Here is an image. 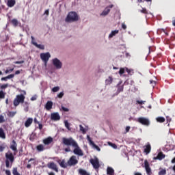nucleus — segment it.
Returning a JSON list of instances; mask_svg holds the SVG:
<instances>
[{
    "label": "nucleus",
    "mask_w": 175,
    "mask_h": 175,
    "mask_svg": "<svg viewBox=\"0 0 175 175\" xmlns=\"http://www.w3.org/2000/svg\"><path fill=\"white\" fill-rule=\"evenodd\" d=\"M107 174L114 175V170L111 167H108L107 169Z\"/></svg>",
    "instance_id": "obj_22"
},
{
    "label": "nucleus",
    "mask_w": 175,
    "mask_h": 175,
    "mask_svg": "<svg viewBox=\"0 0 175 175\" xmlns=\"http://www.w3.org/2000/svg\"><path fill=\"white\" fill-rule=\"evenodd\" d=\"M45 109H46V110H51V109H53L52 101H47V103L45 105Z\"/></svg>",
    "instance_id": "obj_20"
},
{
    "label": "nucleus",
    "mask_w": 175,
    "mask_h": 175,
    "mask_svg": "<svg viewBox=\"0 0 175 175\" xmlns=\"http://www.w3.org/2000/svg\"><path fill=\"white\" fill-rule=\"evenodd\" d=\"M172 25H174V27H175V20L172 21Z\"/></svg>",
    "instance_id": "obj_63"
},
{
    "label": "nucleus",
    "mask_w": 175,
    "mask_h": 175,
    "mask_svg": "<svg viewBox=\"0 0 175 175\" xmlns=\"http://www.w3.org/2000/svg\"><path fill=\"white\" fill-rule=\"evenodd\" d=\"M1 138L6 139V135L5 134V131H3V129H1Z\"/></svg>",
    "instance_id": "obj_33"
},
{
    "label": "nucleus",
    "mask_w": 175,
    "mask_h": 175,
    "mask_svg": "<svg viewBox=\"0 0 175 175\" xmlns=\"http://www.w3.org/2000/svg\"><path fill=\"white\" fill-rule=\"evenodd\" d=\"M122 29H126V25H125V23H122Z\"/></svg>",
    "instance_id": "obj_57"
},
{
    "label": "nucleus",
    "mask_w": 175,
    "mask_h": 175,
    "mask_svg": "<svg viewBox=\"0 0 175 175\" xmlns=\"http://www.w3.org/2000/svg\"><path fill=\"white\" fill-rule=\"evenodd\" d=\"M31 44H33V46H35V43H36V42H35V38L31 36Z\"/></svg>",
    "instance_id": "obj_46"
},
{
    "label": "nucleus",
    "mask_w": 175,
    "mask_h": 175,
    "mask_svg": "<svg viewBox=\"0 0 175 175\" xmlns=\"http://www.w3.org/2000/svg\"><path fill=\"white\" fill-rule=\"evenodd\" d=\"M8 80H9V79L8 78V77H2V78H1V81H8Z\"/></svg>",
    "instance_id": "obj_52"
},
{
    "label": "nucleus",
    "mask_w": 175,
    "mask_h": 175,
    "mask_svg": "<svg viewBox=\"0 0 175 175\" xmlns=\"http://www.w3.org/2000/svg\"><path fill=\"white\" fill-rule=\"evenodd\" d=\"M137 122H139V124H142V125H144L145 126H150V120L147 118H138Z\"/></svg>",
    "instance_id": "obj_6"
},
{
    "label": "nucleus",
    "mask_w": 175,
    "mask_h": 175,
    "mask_svg": "<svg viewBox=\"0 0 175 175\" xmlns=\"http://www.w3.org/2000/svg\"><path fill=\"white\" fill-rule=\"evenodd\" d=\"M64 125L66 128L68 129V131H71L72 129L70 128V124H69L68 120L64 121Z\"/></svg>",
    "instance_id": "obj_29"
},
{
    "label": "nucleus",
    "mask_w": 175,
    "mask_h": 175,
    "mask_svg": "<svg viewBox=\"0 0 175 175\" xmlns=\"http://www.w3.org/2000/svg\"><path fill=\"white\" fill-rule=\"evenodd\" d=\"M169 29H161L160 30L161 32H163L165 36H169Z\"/></svg>",
    "instance_id": "obj_31"
},
{
    "label": "nucleus",
    "mask_w": 175,
    "mask_h": 175,
    "mask_svg": "<svg viewBox=\"0 0 175 175\" xmlns=\"http://www.w3.org/2000/svg\"><path fill=\"white\" fill-rule=\"evenodd\" d=\"M87 139L89 142L90 146H92V147H94V148L97 150V151H100V148H99V146H98V145L95 144V143L93 142V141H92V139H91V137H90V135H87Z\"/></svg>",
    "instance_id": "obj_13"
},
{
    "label": "nucleus",
    "mask_w": 175,
    "mask_h": 175,
    "mask_svg": "<svg viewBox=\"0 0 175 175\" xmlns=\"http://www.w3.org/2000/svg\"><path fill=\"white\" fill-rule=\"evenodd\" d=\"M108 145L112 147L113 148H117V145L116 144H113L111 142H108Z\"/></svg>",
    "instance_id": "obj_41"
},
{
    "label": "nucleus",
    "mask_w": 175,
    "mask_h": 175,
    "mask_svg": "<svg viewBox=\"0 0 175 175\" xmlns=\"http://www.w3.org/2000/svg\"><path fill=\"white\" fill-rule=\"evenodd\" d=\"M79 173L81 174V175H90V173L87 172L85 171V170H83V169H79Z\"/></svg>",
    "instance_id": "obj_25"
},
{
    "label": "nucleus",
    "mask_w": 175,
    "mask_h": 175,
    "mask_svg": "<svg viewBox=\"0 0 175 175\" xmlns=\"http://www.w3.org/2000/svg\"><path fill=\"white\" fill-rule=\"evenodd\" d=\"M90 162L92 165L94 169H99V167H100V164L99 163V159L98 158L91 159Z\"/></svg>",
    "instance_id": "obj_7"
},
{
    "label": "nucleus",
    "mask_w": 175,
    "mask_h": 175,
    "mask_svg": "<svg viewBox=\"0 0 175 175\" xmlns=\"http://www.w3.org/2000/svg\"><path fill=\"white\" fill-rule=\"evenodd\" d=\"M64 96V92H60L58 95L57 97L59 98H62Z\"/></svg>",
    "instance_id": "obj_53"
},
{
    "label": "nucleus",
    "mask_w": 175,
    "mask_h": 175,
    "mask_svg": "<svg viewBox=\"0 0 175 175\" xmlns=\"http://www.w3.org/2000/svg\"><path fill=\"white\" fill-rule=\"evenodd\" d=\"M49 175H55V174H54V172H49Z\"/></svg>",
    "instance_id": "obj_62"
},
{
    "label": "nucleus",
    "mask_w": 175,
    "mask_h": 175,
    "mask_svg": "<svg viewBox=\"0 0 175 175\" xmlns=\"http://www.w3.org/2000/svg\"><path fill=\"white\" fill-rule=\"evenodd\" d=\"M137 103L138 105H144V103H146V101L137 100Z\"/></svg>",
    "instance_id": "obj_45"
},
{
    "label": "nucleus",
    "mask_w": 175,
    "mask_h": 175,
    "mask_svg": "<svg viewBox=\"0 0 175 175\" xmlns=\"http://www.w3.org/2000/svg\"><path fill=\"white\" fill-rule=\"evenodd\" d=\"M47 167L51 170H54L56 173H58V166L54 162H50L47 164Z\"/></svg>",
    "instance_id": "obj_9"
},
{
    "label": "nucleus",
    "mask_w": 175,
    "mask_h": 175,
    "mask_svg": "<svg viewBox=\"0 0 175 175\" xmlns=\"http://www.w3.org/2000/svg\"><path fill=\"white\" fill-rule=\"evenodd\" d=\"M10 148L13 151H17V143H16L15 140H12Z\"/></svg>",
    "instance_id": "obj_19"
},
{
    "label": "nucleus",
    "mask_w": 175,
    "mask_h": 175,
    "mask_svg": "<svg viewBox=\"0 0 175 175\" xmlns=\"http://www.w3.org/2000/svg\"><path fill=\"white\" fill-rule=\"evenodd\" d=\"M62 110H63V111H69V109H68L64 106H62Z\"/></svg>",
    "instance_id": "obj_48"
},
{
    "label": "nucleus",
    "mask_w": 175,
    "mask_h": 175,
    "mask_svg": "<svg viewBox=\"0 0 175 175\" xmlns=\"http://www.w3.org/2000/svg\"><path fill=\"white\" fill-rule=\"evenodd\" d=\"M43 143L45 146H49V144H51L53 143V137H49L44 139H43Z\"/></svg>",
    "instance_id": "obj_16"
},
{
    "label": "nucleus",
    "mask_w": 175,
    "mask_h": 175,
    "mask_svg": "<svg viewBox=\"0 0 175 175\" xmlns=\"http://www.w3.org/2000/svg\"><path fill=\"white\" fill-rule=\"evenodd\" d=\"M144 166L146 171V174L148 175H152V172L151 171V167H150V163L147 160L144 161Z\"/></svg>",
    "instance_id": "obj_12"
},
{
    "label": "nucleus",
    "mask_w": 175,
    "mask_h": 175,
    "mask_svg": "<svg viewBox=\"0 0 175 175\" xmlns=\"http://www.w3.org/2000/svg\"><path fill=\"white\" fill-rule=\"evenodd\" d=\"M49 13H50V10H45L44 14H46V16H49Z\"/></svg>",
    "instance_id": "obj_56"
},
{
    "label": "nucleus",
    "mask_w": 175,
    "mask_h": 175,
    "mask_svg": "<svg viewBox=\"0 0 175 175\" xmlns=\"http://www.w3.org/2000/svg\"><path fill=\"white\" fill-rule=\"evenodd\" d=\"M34 46L37 47V49H40V50H44V45L39 44L38 43H34Z\"/></svg>",
    "instance_id": "obj_27"
},
{
    "label": "nucleus",
    "mask_w": 175,
    "mask_h": 175,
    "mask_svg": "<svg viewBox=\"0 0 175 175\" xmlns=\"http://www.w3.org/2000/svg\"><path fill=\"white\" fill-rule=\"evenodd\" d=\"M59 165L61 167H63V169H66V167H68V163L66 164V163H65V160L59 162Z\"/></svg>",
    "instance_id": "obj_23"
},
{
    "label": "nucleus",
    "mask_w": 175,
    "mask_h": 175,
    "mask_svg": "<svg viewBox=\"0 0 175 175\" xmlns=\"http://www.w3.org/2000/svg\"><path fill=\"white\" fill-rule=\"evenodd\" d=\"M51 120H52V121H59L61 116L58 112H54L51 113Z\"/></svg>",
    "instance_id": "obj_11"
},
{
    "label": "nucleus",
    "mask_w": 175,
    "mask_h": 175,
    "mask_svg": "<svg viewBox=\"0 0 175 175\" xmlns=\"http://www.w3.org/2000/svg\"><path fill=\"white\" fill-rule=\"evenodd\" d=\"M172 163H175V157L172 160Z\"/></svg>",
    "instance_id": "obj_64"
},
{
    "label": "nucleus",
    "mask_w": 175,
    "mask_h": 175,
    "mask_svg": "<svg viewBox=\"0 0 175 175\" xmlns=\"http://www.w3.org/2000/svg\"><path fill=\"white\" fill-rule=\"evenodd\" d=\"M5 93L3 91H1V99H3L5 98Z\"/></svg>",
    "instance_id": "obj_47"
},
{
    "label": "nucleus",
    "mask_w": 175,
    "mask_h": 175,
    "mask_svg": "<svg viewBox=\"0 0 175 175\" xmlns=\"http://www.w3.org/2000/svg\"><path fill=\"white\" fill-rule=\"evenodd\" d=\"M8 87H9V84L8 83L3 84L1 85V90H5V88H8Z\"/></svg>",
    "instance_id": "obj_43"
},
{
    "label": "nucleus",
    "mask_w": 175,
    "mask_h": 175,
    "mask_svg": "<svg viewBox=\"0 0 175 175\" xmlns=\"http://www.w3.org/2000/svg\"><path fill=\"white\" fill-rule=\"evenodd\" d=\"M114 5L113 4L109 5L108 7H106L105 9L101 13V16H107L110 13V9L113 8Z\"/></svg>",
    "instance_id": "obj_14"
},
{
    "label": "nucleus",
    "mask_w": 175,
    "mask_h": 175,
    "mask_svg": "<svg viewBox=\"0 0 175 175\" xmlns=\"http://www.w3.org/2000/svg\"><path fill=\"white\" fill-rule=\"evenodd\" d=\"M156 120L157 121V122L162 123V122H165V119L163 117H158L156 118Z\"/></svg>",
    "instance_id": "obj_30"
},
{
    "label": "nucleus",
    "mask_w": 175,
    "mask_h": 175,
    "mask_svg": "<svg viewBox=\"0 0 175 175\" xmlns=\"http://www.w3.org/2000/svg\"><path fill=\"white\" fill-rule=\"evenodd\" d=\"M38 129H40V131H42L43 129V124H42L41 123H39Z\"/></svg>",
    "instance_id": "obj_50"
},
{
    "label": "nucleus",
    "mask_w": 175,
    "mask_h": 175,
    "mask_svg": "<svg viewBox=\"0 0 175 175\" xmlns=\"http://www.w3.org/2000/svg\"><path fill=\"white\" fill-rule=\"evenodd\" d=\"M7 77L8 79H13V77H14V74H11L10 75H8Z\"/></svg>",
    "instance_id": "obj_54"
},
{
    "label": "nucleus",
    "mask_w": 175,
    "mask_h": 175,
    "mask_svg": "<svg viewBox=\"0 0 175 175\" xmlns=\"http://www.w3.org/2000/svg\"><path fill=\"white\" fill-rule=\"evenodd\" d=\"M80 131L82 132V133L85 134L87 131H85V129L83 126V125H79Z\"/></svg>",
    "instance_id": "obj_38"
},
{
    "label": "nucleus",
    "mask_w": 175,
    "mask_h": 175,
    "mask_svg": "<svg viewBox=\"0 0 175 175\" xmlns=\"http://www.w3.org/2000/svg\"><path fill=\"white\" fill-rule=\"evenodd\" d=\"M79 163V160H77V157L75 155H72L70 157L69 160L67 161L68 166H76Z\"/></svg>",
    "instance_id": "obj_5"
},
{
    "label": "nucleus",
    "mask_w": 175,
    "mask_h": 175,
    "mask_svg": "<svg viewBox=\"0 0 175 175\" xmlns=\"http://www.w3.org/2000/svg\"><path fill=\"white\" fill-rule=\"evenodd\" d=\"M36 148L38 151H40V152L44 151V146L42 144L37 146Z\"/></svg>",
    "instance_id": "obj_28"
},
{
    "label": "nucleus",
    "mask_w": 175,
    "mask_h": 175,
    "mask_svg": "<svg viewBox=\"0 0 175 175\" xmlns=\"http://www.w3.org/2000/svg\"><path fill=\"white\" fill-rule=\"evenodd\" d=\"M11 23L14 27H17V25H18V21H17V19H12Z\"/></svg>",
    "instance_id": "obj_32"
},
{
    "label": "nucleus",
    "mask_w": 175,
    "mask_h": 175,
    "mask_svg": "<svg viewBox=\"0 0 175 175\" xmlns=\"http://www.w3.org/2000/svg\"><path fill=\"white\" fill-rule=\"evenodd\" d=\"M8 116L10 117H14V116H16V112L10 111V112H9Z\"/></svg>",
    "instance_id": "obj_44"
},
{
    "label": "nucleus",
    "mask_w": 175,
    "mask_h": 175,
    "mask_svg": "<svg viewBox=\"0 0 175 175\" xmlns=\"http://www.w3.org/2000/svg\"><path fill=\"white\" fill-rule=\"evenodd\" d=\"M21 72H23V70H18L15 72V75H20V73H21Z\"/></svg>",
    "instance_id": "obj_55"
},
{
    "label": "nucleus",
    "mask_w": 175,
    "mask_h": 175,
    "mask_svg": "<svg viewBox=\"0 0 175 175\" xmlns=\"http://www.w3.org/2000/svg\"><path fill=\"white\" fill-rule=\"evenodd\" d=\"M14 162V156L11 152L5 153V167L9 169L12 167L13 163Z\"/></svg>",
    "instance_id": "obj_2"
},
{
    "label": "nucleus",
    "mask_w": 175,
    "mask_h": 175,
    "mask_svg": "<svg viewBox=\"0 0 175 175\" xmlns=\"http://www.w3.org/2000/svg\"><path fill=\"white\" fill-rule=\"evenodd\" d=\"M34 122L35 124H40L39 121L36 118H34Z\"/></svg>",
    "instance_id": "obj_60"
},
{
    "label": "nucleus",
    "mask_w": 175,
    "mask_h": 175,
    "mask_svg": "<svg viewBox=\"0 0 175 175\" xmlns=\"http://www.w3.org/2000/svg\"><path fill=\"white\" fill-rule=\"evenodd\" d=\"M24 100H25V96L23 94H18L16 98L14 99V106L17 107L20 103H24Z\"/></svg>",
    "instance_id": "obj_4"
},
{
    "label": "nucleus",
    "mask_w": 175,
    "mask_h": 175,
    "mask_svg": "<svg viewBox=\"0 0 175 175\" xmlns=\"http://www.w3.org/2000/svg\"><path fill=\"white\" fill-rule=\"evenodd\" d=\"M126 72H127L128 75L130 76H132L134 73L133 70L129 69L128 68H126Z\"/></svg>",
    "instance_id": "obj_34"
},
{
    "label": "nucleus",
    "mask_w": 175,
    "mask_h": 175,
    "mask_svg": "<svg viewBox=\"0 0 175 175\" xmlns=\"http://www.w3.org/2000/svg\"><path fill=\"white\" fill-rule=\"evenodd\" d=\"M166 174V170L162 169L159 172V175H165Z\"/></svg>",
    "instance_id": "obj_39"
},
{
    "label": "nucleus",
    "mask_w": 175,
    "mask_h": 175,
    "mask_svg": "<svg viewBox=\"0 0 175 175\" xmlns=\"http://www.w3.org/2000/svg\"><path fill=\"white\" fill-rule=\"evenodd\" d=\"M165 157H166L165 154H163V152H160L157 154L156 159H159V161H162V159H165Z\"/></svg>",
    "instance_id": "obj_21"
},
{
    "label": "nucleus",
    "mask_w": 175,
    "mask_h": 175,
    "mask_svg": "<svg viewBox=\"0 0 175 175\" xmlns=\"http://www.w3.org/2000/svg\"><path fill=\"white\" fill-rule=\"evenodd\" d=\"M66 23H75L79 21V15L76 12H70L65 19Z\"/></svg>",
    "instance_id": "obj_3"
},
{
    "label": "nucleus",
    "mask_w": 175,
    "mask_h": 175,
    "mask_svg": "<svg viewBox=\"0 0 175 175\" xmlns=\"http://www.w3.org/2000/svg\"><path fill=\"white\" fill-rule=\"evenodd\" d=\"M124 91V85L118 87V92H122Z\"/></svg>",
    "instance_id": "obj_40"
},
{
    "label": "nucleus",
    "mask_w": 175,
    "mask_h": 175,
    "mask_svg": "<svg viewBox=\"0 0 175 175\" xmlns=\"http://www.w3.org/2000/svg\"><path fill=\"white\" fill-rule=\"evenodd\" d=\"M16 5V0H8L7 1V6L8 8H13Z\"/></svg>",
    "instance_id": "obj_18"
},
{
    "label": "nucleus",
    "mask_w": 175,
    "mask_h": 175,
    "mask_svg": "<svg viewBox=\"0 0 175 175\" xmlns=\"http://www.w3.org/2000/svg\"><path fill=\"white\" fill-rule=\"evenodd\" d=\"M125 70H126V68H121L119 70V75L120 76H122V75H124L125 73Z\"/></svg>",
    "instance_id": "obj_36"
},
{
    "label": "nucleus",
    "mask_w": 175,
    "mask_h": 175,
    "mask_svg": "<svg viewBox=\"0 0 175 175\" xmlns=\"http://www.w3.org/2000/svg\"><path fill=\"white\" fill-rule=\"evenodd\" d=\"M144 152L148 155L149 152H151V145L148 143L147 145L144 146Z\"/></svg>",
    "instance_id": "obj_15"
},
{
    "label": "nucleus",
    "mask_w": 175,
    "mask_h": 175,
    "mask_svg": "<svg viewBox=\"0 0 175 175\" xmlns=\"http://www.w3.org/2000/svg\"><path fill=\"white\" fill-rule=\"evenodd\" d=\"M5 172L6 175H12V172H10V170H6Z\"/></svg>",
    "instance_id": "obj_51"
},
{
    "label": "nucleus",
    "mask_w": 175,
    "mask_h": 175,
    "mask_svg": "<svg viewBox=\"0 0 175 175\" xmlns=\"http://www.w3.org/2000/svg\"><path fill=\"white\" fill-rule=\"evenodd\" d=\"M62 143L63 146H66L68 148H64L65 152H70L72 150H70V146L75 148L73 150L74 154L75 155H78L79 157H83L84 155V153L83 152V150L80 148V146H79V144L72 137H63L62 139Z\"/></svg>",
    "instance_id": "obj_1"
},
{
    "label": "nucleus",
    "mask_w": 175,
    "mask_h": 175,
    "mask_svg": "<svg viewBox=\"0 0 175 175\" xmlns=\"http://www.w3.org/2000/svg\"><path fill=\"white\" fill-rule=\"evenodd\" d=\"M52 91L53 92H58V91H59V87L56 86L53 88Z\"/></svg>",
    "instance_id": "obj_42"
},
{
    "label": "nucleus",
    "mask_w": 175,
    "mask_h": 175,
    "mask_svg": "<svg viewBox=\"0 0 175 175\" xmlns=\"http://www.w3.org/2000/svg\"><path fill=\"white\" fill-rule=\"evenodd\" d=\"M113 83V77H109L107 79L105 80L106 85H110Z\"/></svg>",
    "instance_id": "obj_24"
},
{
    "label": "nucleus",
    "mask_w": 175,
    "mask_h": 175,
    "mask_svg": "<svg viewBox=\"0 0 175 175\" xmlns=\"http://www.w3.org/2000/svg\"><path fill=\"white\" fill-rule=\"evenodd\" d=\"M140 13H143L144 14H148V11H147V9L142 8V10H139Z\"/></svg>",
    "instance_id": "obj_37"
},
{
    "label": "nucleus",
    "mask_w": 175,
    "mask_h": 175,
    "mask_svg": "<svg viewBox=\"0 0 175 175\" xmlns=\"http://www.w3.org/2000/svg\"><path fill=\"white\" fill-rule=\"evenodd\" d=\"M130 129H131V126H127L126 127V133L129 132Z\"/></svg>",
    "instance_id": "obj_58"
},
{
    "label": "nucleus",
    "mask_w": 175,
    "mask_h": 175,
    "mask_svg": "<svg viewBox=\"0 0 175 175\" xmlns=\"http://www.w3.org/2000/svg\"><path fill=\"white\" fill-rule=\"evenodd\" d=\"M134 175H142L140 172H135Z\"/></svg>",
    "instance_id": "obj_61"
},
{
    "label": "nucleus",
    "mask_w": 175,
    "mask_h": 175,
    "mask_svg": "<svg viewBox=\"0 0 175 175\" xmlns=\"http://www.w3.org/2000/svg\"><path fill=\"white\" fill-rule=\"evenodd\" d=\"M51 57V55H50V53L40 54V58L44 62V64H47V62H49V59H50Z\"/></svg>",
    "instance_id": "obj_8"
},
{
    "label": "nucleus",
    "mask_w": 175,
    "mask_h": 175,
    "mask_svg": "<svg viewBox=\"0 0 175 175\" xmlns=\"http://www.w3.org/2000/svg\"><path fill=\"white\" fill-rule=\"evenodd\" d=\"M12 174L13 175H21L20 173H18V171H17V167L13 168Z\"/></svg>",
    "instance_id": "obj_35"
},
{
    "label": "nucleus",
    "mask_w": 175,
    "mask_h": 175,
    "mask_svg": "<svg viewBox=\"0 0 175 175\" xmlns=\"http://www.w3.org/2000/svg\"><path fill=\"white\" fill-rule=\"evenodd\" d=\"M32 122H33V119H32V118H29L25 122V126L26 128H29Z\"/></svg>",
    "instance_id": "obj_17"
},
{
    "label": "nucleus",
    "mask_w": 175,
    "mask_h": 175,
    "mask_svg": "<svg viewBox=\"0 0 175 175\" xmlns=\"http://www.w3.org/2000/svg\"><path fill=\"white\" fill-rule=\"evenodd\" d=\"M53 64L55 66L56 69H61V68H62V62L57 58L53 59Z\"/></svg>",
    "instance_id": "obj_10"
},
{
    "label": "nucleus",
    "mask_w": 175,
    "mask_h": 175,
    "mask_svg": "<svg viewBox=\"0 0 175 175\" xmlns=\"http://www.w3.org/2000/svg\"><path fill=\"white\" fill-rule=\"evenodd\" d=\"M120 32L118 30H114L111 32V33L109 35V38H113V36H116L117 33Z\"/></svg>",
    "instance_id": "obj_26"
},
{
    "label": "nucleus",
    "mask_w": 175,
    "mask_h": 175,
    "mask_svg": "<svg viewBox=\"0 0 175 175\" xmlns=\"http://www.w3.org/2000/svg\"><path fill=\"white\" fill-rule=\"evenodd\" d=\"M14 64H24V60L14 62Z\"/></svg>",
    "instance_id": "obj_49"
},
{
    "label": "nucleus",
    "mask_w": 175,
    "mask_h": 175,
    "mask_svg": "<svg viewBox=\"0 0 175 175\" xmlns=\"http://www.w3.org/2000/svg\"><path fill=\"white\" fill-rule=\"evenodd\" d=\"M1 122H5V119L3 116H1Z\"/></svg>",
    "instance_id": "obj_59"
}]
</instances>
